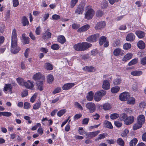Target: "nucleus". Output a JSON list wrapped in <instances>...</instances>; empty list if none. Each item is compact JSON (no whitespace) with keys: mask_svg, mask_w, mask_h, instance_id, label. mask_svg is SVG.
<instances>
[{"mask_svg":"<svg viewBox=\"0 0 146 146\" xmlns=\"http://www.w3.org/2000/svg\"><path fill=\"white\" fill-rule=\"evenodd\" d=\"M17 31L15 29H14L12 31L11 35V52L14 54L18 53L20 50V48L17 46Z\"/></svg>","mask_w":146,"mask_h":146,"instance_id":"obj_1","label":"nucleus"},{"mask_svg":"<svg viewBox=\"0 0 146 146\" xmlns=\"http://www.w3.org/2000/svg\"><path fill=\"white\" fill-rule=\"evenodd\" d=\"M87 10L85 15V18L86 19L90 20L93 18L95 14V11L90 5H88L86 7Z\"/></svg>","mask_w":146,"mask_h":146,"instance_id":"obj_2","label":"nucleus"},{"mask_svg":"<svg viewBox=\"0 0 146 146\" xmlns=\"http://www.w3.org/2000/svg\"><path fill=\"white\" fill-rule=\"evenodd\" d=\"M106 91L104 90H102L96 92L94 95V99L97 102L100 101L102 97L106 95Z\"/></svg>","mask_w":146,"mask_h":146,"instance_id":"obj_3","label":"nucleus"},{"mask_svg":"<svg viewBox=\"0 0 146 146\" xmlns=\"http://www.w3.org/2000/svg\"><path fill=\"white\" fill-rule=\"evenodd\" d=\"M12 89L13 86L11 84H6L4 85L3 91L5 93L11 94L13 93Z\"/></svg>","mask_w":146,"mask_h":146,"instance_id":"obj_4","label":"nucleus"},{"mask_svg":"<svg viewBox=\"0 0 146 146\" xmlns=\"http://www.w3.org/2000/svg\"><path fill=\"white\" fill-rule=\"evenodd\" d=\"M86 107L90 113H93L96 110V105L92 102L87 103L86 105Z\"/></svg>","mask_w":146,"mask_h":146,"instance_id":"obj_5","label":"nucleus"},{"mask_svg":"<svg viewBox=\"0 0 146 146\" xmlns=\"http://www.w3.org/2000/svg\"><path fill=\"white\" fill-rule=\"evenodd\" d=\"M99 37V35L98 34H96L92 35L87 38L86 40L90 42L96 41Z\"/></svg>","mask_w":146,"mask_h":146,"instance_id":"obj_6","label":"nucleus"},{"mask_svg":"<svg viewBox=\"0 0 146 146\" xmlns=\"http://www.w3.org/2000/svg\"><path fill=\"white\" fill-rule=\"evenodd\" d=\"M130 97L129 94L127 92H124L121 94L119 98L121 101H124L127 100Z\"/></svg>","mask_w":146,"mask_h":146,"instance_id":"obj_7","label":"nucleus"},{"mask_svg":"<svg viewBox=\"0 0 146 146\" xmlns=\"http://www.w3.org/2000/svg\"><path fill=\"white\" fill-rule=\"evenodd\" d=\"M81 51L85 50L86 49L90 47L92 45L87 42H83L81 43Z\"/></svg>","mask_w":146,"mask_h":146,"instance_id":"obj_8","label":"nucleus"},{"mask_svg":"<svg viewBox=\"0 0 146 146\" xmlns=\"http://www.w3.org/2000/svg\"><path fill=\"white\" fill-rule=\"evenodd\" d=\"M105 25V22L104 21H101L96 25L95 28L96 30L101 29L104 28Z\"/></svg>","mask_w":146,"mask_h":146,"instance_id":"obj_9","label":"nucleus"},{"mask_svg":"<svg viewBox=\"0 0 146 146\" xmlns=\"http://www.w3.org/2000/svg\"><path fill=\"white\" fill-rule=\"evenodd\" d=\"M33 78L35 80L41 79L42 80H44V77L40 73L38 72L36 73L34 75Z\"/></svg>","mask_w":146,"mask_h":146,"instance_id":"obj_10","label":"nucleus"},{"mask_svg":"<svg viewBox=\"0 0 146 146\" xmlns=\"http://www.w3.org/2000/svg\"><path fill=\"white\" fill-rule=\"evenodd\" d=\"M51 33L49 32V30L47 29L43 34L42 38L45 40H47L51 38Z\"/></svg>","mask_w":146,"mask_h":146,"instance_id":"obj_11","label":"nucleus"},{"mask_svg":"<svg viewBox=\"0 0 146 146\" xmlns=\"http://www.w3.org/2000/svg\"><path fill=\"white\" fill-rule=\"evenodd\" d=\"M75 85L74 83H70L65 84L62 87V89L64 90L70 89Z\"/></svg>","mask_w":146,"mask_h":146,"instance_id":"obj_12","label":"nucleus"},{"mask_svg":"<svg viewBox=\"0 0 146 146\" xmlns=\"http://www.w3.org/2000/svg\"><path fill=\"white\" fill-rule=\"evenodd\" d=\"M134 119V117L133 116H129L127 117L124 123L126 125H130L133 122Z\"/></svg>","mask_w":146,"mask_h":146,"instance_id":"obj_13","label":"nucleus"},{"mask_svg":"<svg viewBox=\"0 0 146 146\" xmlns=\"http://www.w3.org/2000/svg\"><path fill=\"white\" fill-rule=\"evenodd\" d=\"M33 82L30 80H28L27 82H25L23 86L28 89H31L33 88L34 86V85L33 84Z\"/></svg>","mask_w":146,"mask_h":146,"instance_id":"obj_14","label":"nucleus"},{"mask_svg":"<svg viewBox=\"0 0 146 146\" xmlns=\"http://www.w3.org/2000/svg\"><path fill=\"white\" fill-rule=\"evenodd\" d=\"M135 36L133 33H130L127 35L126 40L128 41L132 42L133 41L135 38Z\"/></svg>","mask_w":146,"mask_h":146,"instance_id":"obj_15","label":"nucleus"},{"mask_svg":"<svg viewBox=\"0 0 146 146\" xmlns=\"http://www.w3.org/2000/svg\"><path fill=\"white\" fill-rule=\"evenodd\" d=\"M102 88L104 89L105 90H108L110 88V84L108 80H105L103 81Z\"/></svg>","mask_w":146,"mask_h":146,"instance_id":"obj_16","label":"nucleus"},{"mask_svg":"<svg viewBox=\"0 0 146 146\" xmlns=\"http://www.w3.org/2000/svg\"><path fill=\"white\" fill-rule=\"evenodd\" d=\"M145 120L144 115L141 114L138 116L137 121L143 125L145 123Z\"/></svg>","mask_w":146,"mask_h":146,"instance_id":"obj_17","label":"nucleus"},{"mask_svg":"<svg viewBox=\"0 0 146 146\" xmlns=\"http://www.w3.org/2000/svg\"><path fill=\"white\" fill-rule=\"evenodd\" d=\"M82 70L85 71L89 72H94L96 70L94 67L91 66H87L82 68Z\"/></svg>","mask_w":146,"mask_h":146,"instance_id":"obj_18","label":"nucleus"},{"mask_svg":"<svg viewBox=\"0 0 146 146\" xmlns=\"http://www.w3.org/2000/svg\"><path fill=\"white\" fill-rule=\"evenodd\" d=\"M84 11V7L81 5H80L78 6L76 9L75 13H77L78 15L82 14Z\"/></svg>","mask_w":146,"mask_h":146,"instance_id":"obj_19","label":"nucleus"},{"mask_svg":"<svg viewBox=\"0 0 146 146\" xmlns=\"http://www.w3.org/2000/svg\"><path fill=\"white\" fill-rule=\"evenodd\" d=\"M37 88L40 91H42L44 89L43 86V81H39L36 83Z\"/></svg>","mask_w":146,"mask_h":146,"instance_id":"obj_20","label":"nucleus"},{"mask_svg":"<svg viewBox=\"0 0 146 146\" xmlns=\"http://www.w3.org/2000/svg\"><path fill=\"white\" fill-rule=\"evenodd\" d=\"M135 33L138 38H142L145 36L144 32L140 30L136 31Z\"/></svg>","mask_w":146,"mask_h":146,"instance_id":"obj_21","label":"nucleus"},{"mask_svg":"<svg viewBox=\"0 0 146 146\" xmlns=\"http://www.w3.org/2000/svg\"><path fill=\"white\" fill-rule=\"evenodd\" d=\"M133 54L131 53H128L122 59L123 61L126 62L132 58Z\"/></svg>","mask_w":146,"mask_h":146,"instance_id":"obj_22","label":"nucleus"},{"mask_svg":"<svg viewBox=\"0 0 146 146\" xmlns=\"http://www.w3.org/2000/svg\"><path fill=\"white\" fill-rule=\"evenodd\" d=\"M100 132V131L98 130L95 131L89 132L88 135V137L92 138L97 135Z\"/></svg>","mask_w":146,"mask_h":146,"instance_id":"obj_23","label":"nucleus"},{"mask_svg":"<svg viewBox=\"0 0 146 146\" xmlns=\"http://www.w3.org/2000/svg\"><path fill=\"white\" fill-rule=\"evenodd\" d=\"M90 27V25H86L78 29V31L81 33L86 31L89 29Z\"/></svg>","mask_w":146,"mask_h":146,"instance_id":"obj_24","label":"nucleus"},{"mask_svg":"<svg viewBox=\"0 0 146 146\" xmlns=\"http://www.w3.org/2000/svg\"><path fill=\"white\" fill-rule=\"evenodd\" d=\"M143 74L142 71L139 70H134L132 71L131 74L135 76H138L141 75Z\"/></svg>","mask_w":146,"mask_h":146,"instance_id":"obj_25","label":"nucleus"},{"mask_svg":"<svg viewBox=\"0 0 146 146\" xmlns=\"http://www.w3.org/2000/svg\"><path fill=\"white\" fill-rule=\"evenodd\" d=\"M137 45L138 48L141 49H144L145 46L144 42L142 40L139 41L137 43Z\"/></svg>","mask_w":146,"mask_h":146,"instance_id":"obj_26","label":"nucleus"},{"mask_svg":"<svg viewBox=\"0 0 146 146\" xmlns=\"http://www.w3.org/2000/svg\"><path fill=\"white\" fill-rule=\"evenodd\" d=\"M143 124L137 121V122L133 126V129L134 130H136L141 128Z\"/></svg>","mask_w":146,"mask_h":146,"instance_id":"obj_27","label":"nucleus"},{"mask_svg":"<svg viewBox=\"0 0 146 146\" xmlns=\"http://www.w3.org/2000/svg\"><path fill=\"white\" fill-rule=\"evenodd\" d=\"M114 55L115 56H118L121 55L122 52L121 50L119 48L115 49L113 52Z\"/></svg>","mask_w":146,"mask_h":146,"instance_id":"obj_28","label":"nucleus"},{"mask_svg":"<svg viewBox=\"0 0 146 146\" xmlns=\"http://www.w3.org/2000/svg\"><path fill=\"white\" fill-rule=\"evenodd\" d=\"M94 93L92 91L89 92L86 96V98L89 101H92L93 99Z\"/></svg>","mask_w":146,"mask_h":146,"instance_id":"obj_29","label":"nucleus"},{"mask_svg":"<svg viewBox=\"0 0 146 146\" xmlns=\"http://www.w3.org/2000/svg\"><path fill=\"white\" fill-rule=\"evenodd\" d=\"M25 33L22 35V37L23 39V42L25 44H28L29 42V38L28 37H26Z\"/></svg>","mask_w":146,"mask_h":146,"instance_id":"obj_30","label":"nucleus"},{"mask_svg":"<svg viewBox=\"0 0 146 146\" xmlns=\"http://www.w3.org/2000/svg\"><path fill=\"white\" fill-rule=\"evenodd\" d=\"M104 126L106 128H110V129H112L113 128V127L111 123L107 120H106L104 121Z\"/></svg>","mask_w":146,"mask_h":146,"instance_id":"obj_31","label":"nucleus"},{"mask_svg":"<svg viewBox=\"0 0 146 146\" xmlns=\"http://www.w3.org/2000/svg\"><path fill=\"white\" fill-rule=\"evenodd\" d=\"M44 66L46 69L49 70H52L53 68V67L52 65L49 63H45Z\"/></svg>","mask_w":146,"mask_h":146,"instance_id":"obj_32","label":"nucleus"},{"mask_svg":"<svg viewBox=\"0 0 146 146\" xmlns=\"http://www.w3.org/2000/svg\"><path fill=\"white\" fill-rule=\"evenodd\" d=\"M22 23L23 26L28 25L29 21L26 17L24 16L23 17L22 19Z\"/></svg>","mask_w":146,"mask_h":146,"instance_id":"obj_33","label":"nucleus"},{"mask_svg":"<svg viewBox=\"0 0 146 146\" xmlns=\"http://www.w3.org/2000/svg\"><path fill=\"white\" fill-rule=\"evenodd\" d=\"M117 143L121 146H124L125 145V142L121 138H118L116 140Z\"/></svg>","mask_w":146,"mask_h":146,"instance_id":"obj_34","label":"nucleus"},{"mask_svg":"<svg viewBox=\"0 0 146 146\" xmlns=\"http://www.w3.org/2000/svg\"><path fill=\"white\" fill-rule=\"evenodd\" d=\"M54 78L53 76L51 74H49L47 76V81L48 83L51 84L54 80Z\"/></svg>","mask_w":146,"mask_h":146,"instance_id":"obj_35","label":"nucleus"},{"mask_svg":"<svg viewBox=\"0 0 146 146\" xmlns=\"http://www.w3.org/2000/svg\"><path fill=\"white\" fill-rule=\"evenodd\" d=\"M58 41L59 42L63 44L65 42V38L64 36L61 35L58 37Z\"/></svg>","mask_w":146,"mask_h":146,"instance_id":"obj_36","label":"nucleus"},{"mask_svg":"<svg viewBox=\"0 0 146 146\" xmlns=\"http://www.w3.org/2000/svg\"><path fill=\"white\" fill-rule=\"evenodd\" d=\"M81 43L80 42L74 45L73 46V48L76 50L81 51Z\"/></svg>","mask_w":146,"mask_h":146,"instance_id":"obj_37","label":"nucleus"},{"mask_svg":"<svg viewBox=\"0 0 146 146\" xmlns=\"http://www.w3.org/2000/svg\"><path fill=\"white\" fill-rule=\"evenodd\" d=\"M127 103L129 104H134L135 103V99L133 98H129L127 100Z\"/></svg>","mask_w":146,"mask_h":146,"instance_id":"obj_38","label":"nucleus"},{"mask_svg":"<svg viewBox=\"0 0 146 146\" xmlns=\"http://www.w3.org/2000/svg\"><path fill=\"white\" fill-rule=\"evenodd\" d=\"M120 88L118 86H116L113 87L111 89V91L113 93H115L117 92L119 90Z\"/></svg>","mask_w":146,"mask_h":146,"instance_id":"obj_39","label":"nucleus"},{"mask_svg":"<svg viewBox=\"0 0 146 146\" xmlns=\"http://www.w3.org/2000/svg\"><path fill=\"white\" fill-rule=\"evenodd\" d=\"M41 106V104L40 102H38L34 104L33 106V109L35 110H37L39 109Z\"/></svg>","mask_w":146,"mask_h":146,"instance_id":"obj_40","label":"nucleus"},{"mask_svg":"<svg viewBox=\"0 0 146 146\" xmlns=\"http://www.w3.org/2000/svg\"><path fill=\"white\" fill-rule=\"evenodd\" d=\"M138 140L136 138L133 139L129 143L130 146H135Z\"/></svg>","mask_w":146,"mask_h":146,"instance_id":"obj_41","label":"nucleus"},{"mask_svg":"<svg viewBox=\"0 0 146 146\" xmlns=\"http://www.w3.org/2000/svg\"><path fill=\"white\" fill-rule=\"evenodd\" d=\"M106 41V39L104 36H102L99 40V43L100 45H102Z\"/></svg>","mask_w":146,"mask_h":146,"instance_id":"obj_42","label":"nucleus"},{"mask_svg":"<svg viewBox=\"0 0 146 146\" xmlns=\"http://www.w3.org/2000/svg\"><path fill=\"white\" fill-rule=\"evenodd\" d=\"M104 14L103 11L100 10H98L96 12V16L97 17H102Z\"/></svg>","mask_w":146,"mask_h":146,"instance_id":"obj_43","label":"nucleus"},{"mask_svg":"<svg viewBox=\"0 0 146 146\" xmlns=\"http://www.w3.org/2000/svg\"><path fill=\"white\" fill-rule=\"evenodd\" d=\"M17 81L19 84L23 86L25 81L24 80L21 78H17Z\"/></svg>","mask_w":146,"mask_h":146,"instance_id":"obj_44","label":"nucleus"},{"mask_svg":"<svg viewBox=\"0 0 146 146\" xmlns=\"http://www.w3.org/2000/svg\"><path fill=\"white\" fill-rule=\"evenodd\" d=\"M111 108V105L108 103H106L103 105V108L105 110H108Z\"/></svg>","mask_w":146,"mask_h":146,"instance_id":"obj_45","label":"nucleus"},{"mask_svg":"<svg viewBox=\"0 0 146 146\" xmlns=\"http://www.w3.org/2000/svg\"><path fill=\"white\" fill-rule=\"evenodd\" d=\"M66 111V109H63L58 111L57 113L58 116L59 117L62 115Z\"/></svg>","mask_w":146,"mask_h":146,"instance_id":"obj_46","label":"nucleus"},{"mask_svg":"<svg viewBox=\"0 0 146 146\" xmlns=\"http://www.w3.org/2000/svg\"><path fill=\"white\" fill-rule=\"evenodd\" d=\"M119 115L117 113H114L110 115V117L111 119H114L119 117Z\"/></svg>","mask_w":146,"mask_h":146,"instance_id":"obj_47","label":"nucleus"},{"mask_svg":"<svg viewBox=\"0 0 146 146\" xmlns=\"http://www.w3.org/2000/svg\"><path fill=\"white\" fill-rule=\"evenodd\" d=\"M131 47V44L130 43H125L123 45V48L124 49L127 50L130 49Z\"/></svg>","mask_w":146,"mask_h":146,"instance_id":"obj_48","label":"nucleus"},{"mask_svg":"<svg viewBox=\"0 0 146 146\" xmlns=\"http://www.w3.org/2000/svg\"><path fill=\"white\" fill-rule=\"evenodd\" d=\"M138 60L137 59H134L132 60L128 63L129 66H131L133 65L136 64Z\"/></svg>","mask_w":146,"mask_h":146,"instance_id":"obj_49","label":"nucleus"},{"mask_svg":"<svg viewBox=\"0 0 146 146\" xmlns=\"http://www.w3.org/2000/svg\"><path fill=\"white\" fill-rule=\"evenodd\" d=\"M1 116L3 115L6 117H9L12 115L11 113L10 112H1Z\"/></svg>","mask_w":146,"mask_h":146,"instance_id":"obj_50","label":"nucleus"},{"mask_svg":"<svg viewBox=\"0 0 146 146\" xmlns=\"http://www.w3.org/2000/svg\"><path fill=\"white\" fill-rule=\"evenodd\" d=\"M59 46L57 44H54L51 46V48L54 50H57L59 48Z\"/></svg>","mask_w":146,"mask_h":146,"instance_id":"obj_51","label":"nucleus"},{"mask_svg":"<svg viewBox=\"0 0 146 146\" xmlns=\"http://www.w3.org/2000/svg\"><path fill=\"white\" fill-rule=\"evenodd\" d=\"M78 0H72L70 2L71 8H72L74 7L76 3H77Z\"/></svg>","mask_w":146,"mask_h":146,"instance_id":"obj_52","label":"nucleus"},{"mask_svg":"<svg viewBox=\"0 0 146 146\" xmlns=\"http://www.w3.org/2000/svg\"><path fill=\"white\" fill-rule=\"evenodd\" d=\"M106 134L105 133H103L100 134L99 136L96 139V141H98L99 140L101 139H103L105 137V136Z\"/></svg>","mask_w":146,"mask_h":146,"instance_id":"obj_53","label":"nucleus"},{"mask_svg":"<svg viewBox=\"0 0 146 146\" xmlns=\"http://www.w3.org/2000/svg\"><path fill=\"white\" fill-rule=\"evenodd\" d=\"M129 131L127 129H125L121 133V135L122 137H125L127 135V134L128 133Z\"/></svg>","mask_w":146,"mask_h":146,"instance_id":"obj_54","label":"nucleus"},{"mask_svg":"<svg viewBox=\"0 0 146 146\" xmlns=\"http://www.w3.org/2000/svg\"><path fill=\"white\" fill-rule=\"evenodd\" d=\"M127 117V115L125 114V113H123L121 115V121H124L125 122Z\"/></svg>","mask_w":146,"mask_h":146,"instance_id":"obj_55","label":"nucleus"},{"mask_svg":"<svg viewBox=\"0 0 146 146\" xmlns=\"http://www.w3.org/2000/svg\"><path fill=\"white\" fill-rule=\"evenodd\" d=\"M13 6L14 7H17L19 4L18 0H13Z\"/></svg>","mask_w":146,"mask_h":146,"instance_id":"obj_56","label":"nucleus"},{"mask_svg":"<svg viewBox=\"0 0 146 146\" xmlns=\"http://www.w3.org/2000/svg\"><path fill=\"white\" fill-rule=\"evenodd\" d=\"M139 106L141 108H144L146 106V103L144 102H142L139 104Z\"/></svg>","mask_w":146,"mask_h":146,"instance_id":"obj_57","label":"nucleus"},{"mask_svg":"<svg viewBox=\"0 0 146 146\" xmlns=\"http://www.w3.org/2000/svg\"><path fill=\"white\" fill-rule=\"evenodd\" d=\"M121 80L120 78H117L115 80L114 83L115 85H118L120 84L121 82Z\"/></svg>","mask_w":146,"mask_h":146,"instance_id":"obj_58","label":"nucleus"},{"mask_svg":"<svg viewBox=\"0 0 146 146\" xmlns=\"http://www.w3.org/2000/svg\"><path fill=\"white\" fill-rule=\"evenodd\" d=\"M31 106L29 103L25 102L24 103V107L25 109H29Z\"/></svg>","mask_w":146,"mask_h":146,"instance_id":"obj_59","label":"nucleus"},{"mask_svg":"<svg viewBox=\"0 0 146 146\" xmlns=\"http://www.w3.org/2000/svg\"><path fill=\"white\" fill-rule=\"evenodd\" d=\"M141 64L143 65L146 64V57H145L141 59Z\"/></svg>","mask_w":146,"mask_h":146,"instance_id":"obj_60","label":"nucleus"},{"mask_svg":"<svg viewBox=\"0 0 146 146\" xmlns=\"http://www.w3.org/2000/svg\"><path fill=\"white\" fill-rule=\"evenodd\" d=\"M61 90V89L60 88L58 87L53 91L52 93L54 94H55L60 92Z\"/></svg>","mask_w":146,"mask_h":146,"instance_id":"obj_61","label":"nucleus"},{"mask_svg":"<svg viewBox=\"0 0 146 146\" xmlns=\"http://www.w3.org/2000/svg\"><path fill=\"white\" fill-rule=\"evenodd\" d=\"M89 119L88 118H86L84 119L82 122L83 124L87 125L88 123Z\"/></svg>","mask_w":146,"mask_h":146,"instance_id":"obj_62","label":"nucleus"},{"mask_svg":"<svg viewBox=\"0 0 146 146\" xmlns=\"http://www.w3.org/2000/svg\"><path fill=\"white\" fill-rule=\"evenodd\" d=\"M75 105L79 109L81 110H83V108L80 104L77 102H75Z\"/></svg>","mask_w":146,"mask_h":146,"instance_id":"obj_63","label":"nucleus"},{"mask_svg":"<svg viewBox=\"0 0 146 146\" xmlns=\"http://www.w3.org/2000/svg\"><path fill=\"white\" fill-rule=\"evenodd\" d=\"M108 2L106 1H104L102 3V7L103 8H106L108 6Z\"/></svg>","mask_w":146,"mask_h":146,"instance_id":"obj_64","label":"nucleus"}]
</instances>
